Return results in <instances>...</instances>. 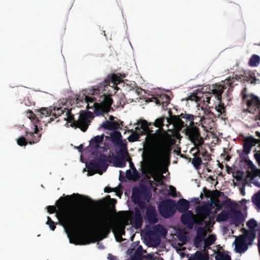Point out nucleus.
<instances>
[{
    "instance_id": "7",
    "label": "nucleus",
    "mask_w": 260,
    "mask_h": 260,
    "mask_svg": "<svg viewBox=\"0 0 260 260\" xmlns=\"http://www.w3.org/2000/svg\"><path fill=\"white\" fill-rule=\"evenodd\" d=\"M151 198V193L148 187L144 184H140L138 187L133 188L132 200L142 210L146 207V202H149Z\"/></svg>"
},
{
    "instance_id": "37",
    "label": "nucleus",
    "mask_w": 260,
    "mask_h": 260,
    "mask_svg": "<svg viewBox=\"0 0 260 260\" xmlns=\"http://www.w3.org/2000/svg\"><path fill=\"white\" fill-rule=\"evenodd\" d=\"M40 109H38L36 112V113H37V115L34 114L31 111H29L28 110L27 113H26V116L30 119H31L32 121V120H36V121H39V119H41V118H42L43 117H40L38 114V110H39Z\"/></svg>"
},
{
    "instance_id": "1",
    "label": "nucleus",
    "mask_w": 260,
    "mask_h": 260,
    "mask_svg": "<svg viewBox=\"0 0 260 260\" xmlns=\"http://www.w3.org/2000/svg\"><path fill=\"white\" fill-rule=\"evenodd\" d=\"M151 122H148L143 120L141 122L140 127L137 126L136 131L142 129L143 134L147 135L146 141L148 143L153 145L151 150V155L152 158L159 163H165L169 161L171 156L172 147L167 137V133H158L159 129H157L155 133L152 129Z\"/></svg>"
},
{
    "instance_id": "21",
    "label": "nucleus",
    "mask_w": 260,
    "mask_h": 260,
    "mask_svg": "<svg viewBox=\"0 0 260 260\" xmlns=\"http://www.w3.org/2000/svg\"><path fill=\"white\" fill-rule=\"evenodd\" d=\"M225 80L223 81V83L221 84H215L214 86V88L212 90V93L214 94L216 97L217 98V100L219 101H221V94L223 92V90L227 88V87H233L234 86H230L228 84H226L224 82Z\"/></svg>"
},
{
    "instance_id": "52",
    "label": "nucleus",
    "mask_w": 260,
    "mask_h": 260,
    "mask_svg": "<svg viewBox=\"0 0 260 260\" xmlns=\"http://www.w3.org/2000/svg\"><path fill=\"white\" fill-rule=\"evenodd\" d=\"M140 209L139 207H136L135 208V213L133 217H142Z\"/></svg>"
},
{
    "instance_id": "48",
    "label": "nucleus",
    "mask_w": 260,
    "mask_h": 260,
    "mask_svg": "<svg viewBox=\"0 0 260 260\" xmlns=\"http://www.w3.org/2000/svg\"><path fill=\"white\" fill-rule=\"evenodd\" d=\"M120 124L119 123L116 121H111V128L112 131L113 130H116L117 129H119L120 128Z\"/></svg>"
},
{
    "instance_id": "33",
    "label": "nucleus",
    "mask_w": 260,
    "mask_h": 260,
    "mask_svg": "<svg viewBox=\"0 0 260 260\" xmlns=\"http://www.w3.org/2000/svg\"><path fill=\"white\" fill-rule=\"evenodd\" d=\"M255 237V234L254 231H248L244 235L240 237L241 238H244L246 242H248L251 243Z\"/></svg>"
},
{
    "instance_id": "54",
    "label": "nucleus",
    "mask_w": 260,
    "mask_h": 260,
    "mask_svg": "<svg viewBox=\"0 0 260 260\" xmlns=\"http://www.w3.org/2000/svg\"><path fill=\"white\" fill-rule=\"evenodd\" d=\"M144 258L146 260H155L156 257H154L153 253H149L147 254Z\"/></svg>"
},
{
    "instance_id": "29",
    "label": "nucleus",
    "mask_w": 260,
    "mask_h": 260,
    "mask_svg": "<svg viewBox=\"0 0 260 260\" xmlns=\"http://www.w3.org/2000/svg\"><path fill=\"white\" fill-rule=\"evenodd\" d=\"M203 98V102L206 104V103L208 104L210 103L211 98L206 95V97L204 98L203 95L200 96L198 95V94H193L191 95L189 98V99L191 100H195L196 102H199L201 101V99Z\"/></svg>"
},
{
    "instance_id": "25",
    "label": "nucleus",
    "mask_w": 260,
    "mask_h": 260,
    "mask_svg": "<svg viewBox=\"0 0 260 260\" xmlns=\"http://www.w3.org/2000/svg\"><path fill=\"white\" fill-rule=\"evenodd\" d=\"M154 102L157 105H162V107L164 108L170 103L171 99L168 95L164 93L161 94L158 98H154Z\"/></svg>"
},
{
    "instance_id": "26",
    "label": "nucleus",
    "mask_w": 260,
    "mask_h": 260,
    "mask_svg": "<svg viewBox=\"0 0 260 260\" xmlns=\"http://www.w3.org/2000/svg\"><path fill=\"white\" fill-rule=\"evenodd\" d=\"M248 249L247 244L244 238L239 237L236 245V249L237 252L242 253L245 252Z\"/></svg>"
},
{
    "instance_id": "10",
    "label": "nucleus",
    "mask_w": 260,
    "mask_h": 260,
    "mask_svg": "<svg viewBox=\"0 0 260 260\" xmlns=\"http://www.w3.org/2000/svg\"><path fill=\"white\" fill-rule=\"evenodd\" d=\"M240 80L241 82L245 83L246 82H250L252 84L256 83L257 79L255 77V73L252 71H244L243 73L241 75H233V77H229L225 79L224 83L231 86L237 85L236 81Z\"/></svg>"
},
{
    "instance_id": "42",
    "label": "nucleus",
    "mask_w": 260,
    "mask_h": 260,
    "mask_svg": "<svg viewBox=\"0 0 260 260\" xmlns=\"http://www.w3.org/2000/svg\"><path fill=\"white\" fill-rule=\"evenodd\" d=\"M206 258L204 254L200 251H197L194 253V255L192 258V260H205Z\"/></svg>"
},
{
    "instance_id": "20",
    "label": "nucleus",
    "mask_w": 260,
    "mask_h": 260,
    "mask_svg": "<svg viewBox=\"0 0 260 260\" xmlns=\"http://www.w3.org/2000/svg\"><path fill=\"white\" fill-rule=\"evenodd\" d=\"M206 236V232L204 228L200 227L197 231V235L193 240L194 246L198 248L202 245V242L205 241V239Z\"/></svg>"
},
{
    "instance_id": "43",
    "label": "nucleus",
    "mask_w": 260,
    "mask_h": 260,
    "mask_svg": "<svg viewBox=\"0 0 260 260\" xmlns=\"http://www.w3.org/2000/svg\"><path fill=\"white\" fill-rule=\"evenodd\" d=\"M246 225L249 229L254 230L257 226V222L254 219H251L247 222Z\"/></svg>"
},
{
    "instance_id": "64",
    "label": "nucleus",
    "mask_w": 260,
    "mask_h": 260,
    "mask_svg": "<svg viewBox=\"0 0 260 260\" xmlns=\"http://www.w3.org/2000/svg\"><path fill=\"white\" fill-rule=\"evenodd\" d=\"M255 134L257 137H258L260 138V132H259L258 131H256V132H255Z\"/></svg>"
},
{
    "instance_id": "41",
    "label": "nucleus",
    "mask_w": 260,
    "mask_h": 260,
    "mask_svg": "<svg viewBox=\"0 0 260 260\" xmlns=\"http://www.w3.org/2000/svg\"><path fill=\"white\" fill-rule=\"evenodd\" d=\"M215 109L219 113V115H223L225 112V107L223 103L220 102L217 106H215Z\"/></svg>"
},
{
    "instance_id": "24",
    "label": "nucleus",
    "mask_w": 260,
    "mask_h": 260,
    "mask_svg": "<svg viewBox=\"0 0 260 260\" xmlns=\"http://www.w3.org/2000/svg\"><path fill=\"white\" fill-rule=\"evenodd\" d=\"M176 209L180 213H184L188 211L189 208V202L184 199H179L177 202Z\"/></svg>"
},
{
    "instance_id": "19",
    "label": "nucleus",
    "mask_w": 260,
    "mask_h": 260,
    "mask_svg": "<svg viewBox=\"0 0 260 260\" xmlns=\"http://www.w3.org/2000/svg\"><path fill=\"white\" fill-rule=\"evenodd\" d=\"M145 218L150 224H154L158 222L155 208L153 206L149 205L146 208Z\"/></svg>"
},
{
    "instance_id": "4",
    "label": "nucleus",
    "mask_w": 260,
    "mask_h": 260,
    "mask_svg": "<svg viewBox=\"0 0 260 260\" xmlns=\"http://www.w3.org/2000/svg\"><path fill=\"white\" fill-rule=\"evenodd\" d=\"M127 155L126 145H124V149L117 152V155H114L112 153V156L110 154L107 156L105 154H101L99 158H96L91 160L86 167L89 170L88 174L92 175L95 173H99L100 170L106 171L108 165L107 162H111L112 158L114 166L118 168H123L126 166V156Z\"/></svg>"
},
{
    "instance_id": "62",
    "label": "nucleus",
    "mask_w": 260,
    "mask_h": 260,
    "mask_svg": "<svg viewBox=\"0 0 260 260\" xmlns=\"http://www.w3.org/2000/svg\"><path fill=\"white\" fill-rule=\"evenodd\" d=\"M129 159H130L129 167L133 170V169H134V167H135V166H134V164L133 163V162L132 161L131 158H129Z\"/></svg>"
},
{
    "instance_id": "6",
    "label": "nucleus",
    "mask_w": 260,
    "mask_h": 260,
    "mask_svg": "<svg viewBox=\"0 0 260 260\" xmlns=\"http://www.w3.org/2000/svg\"><path fill=\"white\" fill-rule=\"evenodd\" d=\"M121 79L116 74L109 75L106 79L98 85H95L91 90V94H98L104 92L105 94L111 96L118 90L117 84L121 82Z\"/></svg>"
},
{
    "instance_id": "50",
    "label": "nucleus",
    "mask_w": 260,
    "mask_h": 260,
    "mask_svg": "<svg viewBox=\"0 0 260 260\" xmlns=\"http://www.w3.org/2000/svg\"><path fill=\"white\" fill-rule=\"evenodd\" d=\"M142 247L141 246H139L137 250L135 251V253L133 255H136V256H138L139 257V258H140V259H141V257L142 256V251L140 250V248H141Z\"/></svg>"
},
{
    "instance_id": "3",
    "label": "nucleus",
    "mask_w": 260,
    "mask_h": 260,
    "mask_svg": "<svg viewBox=\"0 0 260 260\" xmlns=\"http://www.w3.org/2000/svg\"><path fill=\"white\" fill-rule=\"evenodd\" d=\"M66 110V117L64 119L70 123L72 127L79 128L83 132H86L92 119V114L90 112L81 113L78 120H76L74 115L71 112V109H67L63 107L57 108L54 107L53 112L52 110H49L47 108H42L38 110V115L40 117H50L48 119V122H51L63 114Z\"/></svg>"
},
{
    "instance_id": "16",
    "label": "nucleus",
    "mask_w": 260,
    "mask_h": 260,
    "mask_svg": "<svg viewBox=\"0 0 260 260\" xmlns=\"http://www.w3.org/2000/svg\"><path fill=\"white\" fill-rule=\"evenodd\" d=\"M167 234V232L164 227L160 224H157L154 225L152 230L148 231L147 232V234L149 236V239L150 242H154L155 246H157L160 242L159 238H157L155 240L153 239V236L159 235L165 236Z\"/></svg>"
},
{
    "instance_id": "56",
    "label": "nucleus",
    "mask_w": 260,
    "mask_h": 260,
    "mask_svg": "<svg viewBox=\"0 0 260 260\" xmlns=\"http://www.w3.org/2000/svg\"><path fill=\"white\" fill-rule=\"evenodd\" d=\"M197 150V151L193 153L194 157L196 156L199 157L200 155H201V151L199 150V148L198 147H194L191 149V151H193L194 150Z\"/></svg>"
},
{
    "instance_id": "53",
    "label": "nucleus",
    "mask_w": 260,
    "mask_h": 260,
    "mask_svg": "<svg viewBox=\"0 0 260 260\" xmlns=\"http://www.w3.org/2000/svg\"><path fill=\"white\" fill-rule=\"evenodd\" d=\"M126 176L129 180H134L133 174L130 170H128L126 172Z\"/></svg>"
},
{
    "instance_id": "55",
    "label": "nucleus",
    "mask_w": 260,
    "mask_h": 260,
    "mask_svg": "<svg viewBox=\"0 0 260 260\" xmlns=\"http://www.w3.org/2000/svg\"><path fill=\"white\" fill-rule=\"evenodd\" d=\"M201 155L202 157H205V158H204L205 160L209 159L208 158L209 157V156L208 155V152L207 151V150H205L204 151L201 152Z\"/></svg>"
},
{
    "instance_id": "45",
    "label": "nucleus",
    "mask_w": 260,
    "mask_h": 260,
    "mask_svg": "<svg viewBox=\"0 0 260 260\" xmlns=\"http://www.w3.org/2000/svg\"><path fill=\"white\" fill-rule=\"evenodd\" d=\"M50 227V229L52 231H54L56 228V224L55 222L51 219L50 217L47 216V221L46 223Z\"/></svg>"
},
{
    "instance_id": "63",
    "label": "nucleus",
    "mask_w": 260,
    "mask_h": 260,
    "mask_svg": "<svg viewBox=\"0 0 260 260\" xmlns=\"http://www.w3.org/2000/svg\"><path fill=\"white\" fill-rule=\"evenodd\" d=\"M191 202H194L196 204H198L199 203V199L198 198H193L192 200L191 201Z\"/></svg>"
},
{
    "instance_id": "36",
    "label": "nucleus",
    "mask_w": 260,
    "mask_h": 260,
    "mask_svg": "<svg viewBox=\"0 0 260 260\" xmlns=\"http://www.w3.org/2000/svg\"><path fill=\"white\" fill-rule=\"evenodd\" d=\"M134 226L136 229L140 228L143 224V218L142 217H133Z\"/></svg>"
},
{
    "instance_id": "38",
    "label": "nucleus",
    "mask_w": 260,
    "mask_h": 260,
    "mask_svg": "<svg viewBox=\"0 0 260 260\" xmlns=\"http://www.w3.org/2000/svg\"><path fill=\"white\" fill-rule=\"evenodd\" d=\"M191 163L196 169H199L202 164V160L201 157L196 156L192 158Z\"/></svg>"
},
{
    "instance_id": "13",
    "label": "nucleus",
    "mask_w": 260,
    "mask_h": 260,
    "mask_svg": "<svg viewBox=\"0 0 260 260\" xmlns=\"http://www.w3.org/2000/svg\"><path fill=\"white\" fill-rule=\"evenodd\" d=\"M184 131L185 134L188 137V139L194 145L197 142L199 146H201L203 143V140L201 137L200 129L198 127L193 125L186 126Z\"/></svg>"
},
{
    "instance_id": "8",
    "label": "nucleus",
    "mask_w": 260,
    "mask_h": 260,
    "mask_svg": "<svg viewBox=\"0 0 260 260\" xmlns=\"http://www.w3.org/2000/svg\"><path fill=\"white\" fill-rule=\"evenodd\" d=\"M169 117L167 119V125L172 124L179 130H181L186 126L193 125L194 124V120L196 116L192 114L187 113L185 111L181 113L179 115H172V112L171 110L168 111Z\"/></svg>"
},
{
    "instance_id": "5",
    "label": "nucleus",
    "mask_w": 260,
    "mask_h": 260,
    "mask_svg": "<svg viewBox=\"0 0 260 260\" xmlns=\"http://www.w3.org/2000/svg\"><path fill=\"white\" fill-rule=\"evenodd\" d=\"M91 89H89L86 92L87 94L93 95V97L87 95L85 93L80 94L77 98V101H84L87 104V109L93 108V112L96 115H101L104 113L109 112L111 108V105L113 104V100L111 97L105 94L104 92L98 94H91Z\"/></svg>"
},
{
    "instance_id": "39",
    "label": "nucleus",
    "mask_w": 260,
    "mask_h": 260,
    "mask_svg": "<svg viewBox=\"0 0 260 260\" xmlns=\"http://www.w3.org/2000/svg\"><path fill=\"white\" fill-rule=\"evenodd\" d=\"M216 260H231V257L228 254L219 252L215 256Z\"/></svg>"
},
{
    "instance_id": "61",
    "label": "nucleus",
    "mask_w": 260,
    "mask_h": 260,
    "mask_svg": "<svg viewBox=\"0 0 260 260\" xmlns=\"http://www.w3.org/2000/svg\"><path fill=\"white\" fill-rule=\"evenodd\" d=\"M130 260H141L140 258H139V257L136 256V255H133Z\"/></svg>"
},
{
    "instance_id": "31",
    "label": "nucleus",
    "mask_w": 260,
    "mask_h": 260,
    "mask_svg": "<svg viewBox=\"0 0 260 260\" xmlns=\"http://www.w3.org/2000/svg\"><path fill=\"white\" fill-rule=\"evenodd\" d=\"M130 131L132 132V134L127 138L128 141L130 142L138 141L140 138V136L143 134L142 132H140V134H139L136 130L134 131L133 129H131Z\"/></svg>"
},
{
    "instance_id": "32",
    "label": "nucleus",
    "mask_w": 260,
    "mask_h": 260,
    "mask_svg": "<svg viewBox=\"0 0 260 260\" xmlns=\"http://www.w3.org/2000/svg\"><path fill=\"white\" fill-rule=\"evenodd\" d=\"M68 237L70 239V242L71 243L75 244L76 245L77 244H82V245H85V244H88L92 242V241L90 240V238L89 237H84L82 241L79 243L76 240H73L72 238H71L70 236L69 235Z\"/></svg>"
},
{
    "instance_id": "22",
    "label": "nucleus",
    "mask_w": 260,
    "mask_h": 260,
    "mask_svg": "<svg viewBox=\"0 0 260 260\" xmlns=\"http://www.w3.org/2000/svg\"><path fill=\"white\" fill-rule=\"evenodd\" d=\"M231 211L233 213L231 218L236 225H238L244 221V219L241 211L232 209Z\"/></svg>"
},
{
    "instance_id": "18",
    "label": "nucleus",
    "mask_w": 260,
    "mask_h": 260,
    "mask_svg": "<svg viewBox=\"0 0 260 260\" xmlns=\"http://www.w3.org/2000/svg\"><path fill=\"white\" fill-rule=\"evenodd\" d=\"M181 223L191 229L193 228V224L195 222L194 214L191 211H188L186 212L183 213L180 217Z\"/></svg>"
},
{
    "instance_id": "17",
    "label": "nucleus",
    "mask_w": 260,
    "mask_h": 260,
    "mask_svg": "<svg viewBox=\"0 0 260 260\" xmlns=\"http://www.w3.org/2000/svg\"><path fill=\"white\" fill-rule=\"evenodd\" d=\"M243 159L246 164L248 169H250V170H247L246 171L247 177L250 178L251 180L253 179L257 176H258L260 178V169H257L253 162L247 157H244Z\"/></svg>"
},
{
    "instance_id": "49",
    "label": "nucleus",
    "mask_w": 260,
    "mask_h": 260,
    "mask_svg": "<svg viewBox=\"0 0 260 260\" xmlns=\"http://www.w3.org/2000/svg\"><path fill=\"white\" fill-rule=\"evenodd\" d=\"M47 209L48 212L50 214L53 213L56 211V207L54 206H48Z\"/></svg>"
},
{
    "instance_id": "12",
    "label": "nucleus",
    "mask_w": 260,
    "mask_h": 260,
    "mask_svg": "<svg viewBox=\"0 0 260 260\" xmlns=\"http://www.w3.org/2000/svg\"><path fill=\"white\" fill-rule=\"evenodd\" d=\"M175 202L172 199L162 201L158 205V209L161 216L165 218L172 216L175 213Z\"/></svg>"
},
{
    "instance_id": "57",
    "label": "nucleus",
    "mask_w": 260,
    "mask_h": 260,
    "mask_svg": "<svg viewBox=\"0 0 260 260\" xmlns=\"http://www.w3.org/2000/svg\"><path fill=\"white\" fill-rule=\"evenodd\" d=\"M104 191L105 192L109 193L112 191H114V190L113 188H112L110 187H109V186H107L104 188Z\"/></svg>"
},
{
    "instance_id": "40",
    "label": "nucleus",
    "mask_w": 260,
    "mask_h": 260,
    "mask_svg": "<svg viewBox=\"0 0 260 260\" xmlns=\"http://www.w3.org/2000/svg\"><path fill=\"white\" fill-rule=\"evenodd\" d=\"M113 232L114 234L116 232L119 237L121 238L122 235L125 234V227L123 225H119L116 229L113 230Z\"/></svg>"
},
{
    "instance_id": "23",
    "label": "nucleus",
    "mask_w": 260,
    "mask_h": 260,
    "mask_svg": "<svg viewBox=\"0 0 260 260\" xmlns=\"http://www.w3.org/2000/svg\"><path fill=\"white\" fill-rule=\"evenodd\" d=\"M111 140L113 143L116 145H120L121 149H124V145L125 144L122 143V136L120 132L117 131H115L113 132L111 135Z\"/></svg>"
},
{
    "instance_id": "9",
    "label": "nucleus",
    "mask_w": 260,
    "mask_h": 260,
    "mask_svg": "<svg viewBox=\"0 0 260 260\" xmlns=\"http://www.w3.org/2000/svg\"><path fill=\"white\" fill-rule=\"evenodd\" d=\"M240 95L243 103L247 106V108L244 109V112L254 114L257 111H258V118L260 120L259 98L253 94H248L246 87H244L241 90Z\"/></svg>"
},
{
    "instance_id": "27",
    "label": "nucleus",
    "mask_w": 260,
    "mask_h": 260,
    "mask_svg": "<svg viewBox=\"0 0 260 260\" xmlns=\"http://www.w3.org/2000/svg\"><path fill=\"white\" fill-rule=\"evenodd\" d=\"M168 118H169L166 117L165 116L159 117L155 120L154 122L152 123V126L153 127L154 126L158 127V129H159V131L158 133H164V132H165L167 133L166 131L163 129L162 126L164 125L165 120L167 121V119Z\"/></svg>"
},
{
    "instance_id": "35",
    "label": "nucleus",
    "mask_w": 260,
    "mask_h": 260,
    "mask_svg": "<svg viewBox=\"0 0 260 260\" xmlns=\"http://www.w3.org/2000/svg\"><path fill=\"white\" fill-rule=\"evenodd\" d=\"M104 139V135L94 137L90 140V144L94 147H98L99 144L102 143Z\"/></svg>"
},
{
    "instance_id": "28",
    "label": "nucleus",
    "mask_w": 260,
    "mask_h": 260,
    "mask_svg": "<svg viewBox=\"0 0 260 260\" xmlns=\"http://www.w3.org/2000/svg\"><path fill=\"white\" fill-rule=\"evenodd\" d=\"M253 184L260 187V183L258 182H253ZM252 202L260 210V190L255 193L252 197Z\"/></svg>"
},
{
    "instance_id": "11",
    "label": "nucleus",
    "mask_w": 260,
    "mask_h": 260,
    "mask_svg": "<svg viewBox=\"0 0 260 260\" xmlns=\"http://www.w3.org/2000/svg\"><path fill=\"white\" fill-rule=\"evenodd\" d=\"M112 227V223L110 220L106 217H102L95 226V233L100 240H103L107 237Z\"/></svg>"
},
{
    "instance_id": "58",
    "label": "nucleus",
    "mask_w": 260,
    "mask_h": 260,
    "mask_svg": "<svg viewBox=\"0 0 260 260\" xmlns=\"http://www.w3.org/2000/svg\"><path fill=\"white\" fill-rule=\"evenodd\" d=\"M170 190H171V191L172 192V196H173V197H175L176 196V188L173 187V186H171L170 187Z\"/></svg>"
},
{
    "instance_id": "15",
    "label": "nucleus",
    "mask_w": 260,
    "mask_h": 260,
    "mask_svg": "<svg viewBox=\"0 0 260 260\" xmlns=\"http://www.w3.org/2000/svg\"><path fill=\"white\" fill-rule=\"evenodd\" d=\"M218 199L212 200L211 204L205 203L204 204L198 206L196 209V212L201 219V221H203L211 214L212 211V204H215L216 202H218Z\"/></svg>"
},
{
    "instance_id": "46",
    "label": "nucleus",
    "mask_w": 260,
    "mask_h": 260,
    "mask_svg": "<svg viewBox=\"0 0 260 260\" xmlns=\"http://www.w3.org/2000/svg\"><path fill=\"white\" fill-rule=\"evenodd\" d=\"M101 126L105 129L112 131L111 121L106 120L102 123Z\"/></svg>"
},
{
    "instance_id": "60",
    "label": "nucleus",
    "mask_w": 260,
    "mask_h": 260,
    "mask_svg": "<svg viewBox=\"0 0 260 260\" xmlns=\"http://www.w3.org/2000/svg\"><path fill=\"white\" fill-rule=\"evenodd\" d=\"M240 192L242 196H244L245 194V188L244 187H242L240 188Z\"/></svg>"
},
{
    "instance_id": "30",
    "label": "nucleus",
    "mask_w": 260,
    "mask_h": 260,
    "mask_svg": "<svg viewBox=\"0 0 260 260\" xmlns=\"http://www.w3.org/2000/svg\"><path fill=\"white\" fill-rule=\"evenodd\" d=\"M230 216V212L227 211L222 210L216 216V221L218 222L224 221L227 220Z\"/></svg>"
},
{
    "instance_id": "34",
    "label": "nucleus",
    "mask_w": 260,
    "mask_h": 260,
    "mask_svg": "<svg viewBox=\"0 0 260 260\" xmlns=\"http://www.w3.org/2000/svg\"><path fill=\"white\" fill-rule=\"evenodd\" d=\"M260 63V57L256 54H253L250 57L248 64L250 67H256Z\"/></svg>"
},
{
    "instance_id": "2",
    "label": "nucleus",
    "mask_w": 260,
    "mask_h": 260,
    "mask_svg": "<svg viewBox=\"0 0 260 260\" xmlns=\"http://www.w3.org/2000/svg\"><path fill=\"white\" fill-rule=\"evenodd\" d=\"M73 196L91 200L88 197L83 196L78 193L67 195L65 197H61L56 202V207L58 209L56 213V216L64 227L68 226L71 229H85L89 225V221L79 210L69 207L70 200Z\"/></svg>"
},
{
    "instance_id": "14",
    "label": "nucleus",
    "mask_w": 260,
    "mask_h": 260,
    "mask_svg": "<svg viewBox=\"0 0 260 260\" xmlns=\"http://www.w3.org/2000/svg\"><path fill=\"white\" fill-rule=\"evenodd\" d=\"M35 131L34 132H26L27 134H29L30 138L27 135H26L28 140V142H27L26 139L23 137L21 136L18 138L17 140V144L20 146H25L28 143L29 144H32L38 142L41 137V134H38L39 129L37 124H34Z\"/></svg>"
},
{
    "instance_id": "51",
    "label": "nucleus",
    "mask_w": 260,
    "mask_h": 260,
    "mask_svg": "<svg viewBox=\"0 0 260 260\" xmlns=\"http://www.w3.org/2000/svg\"><path fill=\"white\" fill-rule=\"evenodd\" d=\"M132 170H133V177L134 178V180H136L138 179V178H139V174L135 167H134V169H133Z\"/></svg>"
},
{
    "instance_id": "47",
    "label": "nucleus",
    "mask_w": 260,
    "mask_h": 260,
    "mask_svg": "<svg viewBox=\"0 0 260 260\" xmlns=\"http://www.w3.org/2000/svg\"><path fill=\"white\" fill-rule=\"evenodd\" d=\"M233 202L230 198H226V199L222 202V205L227 207H232L233 206Z\"/></svg>"
},
{
    "instance_id": "44",
    "label": "nucleus",
    "mask_w": 260,
    "mask_h": 260,
    "mask_svg": "<svg viewBox=\"0 0 260 260\" xmlns=\"http://www.w3.org/2000/svg\"><path fill=\"white\" fill-rule=\"evenodd\" d=\"M216 240V238L214 236L210 235L208 238H207L205 241V246L207 245H212Z\"/></svg>"
},
{
    "instance_id": "59",
    "label": "nucleus",
    "mask_w": 260,
    "mask_h": 260,
    "mask_svg": "<svg viewBox=\"0 0 260 260\" xmlns=\"http://www.w3.org/2000/svg\"><path fill=\"white\" fill-rule=\"evenodd\" d=\"M108 258L109 260H116L117 257L113 255L112 254H109Z\"/></svg>"
}]
</instances>
